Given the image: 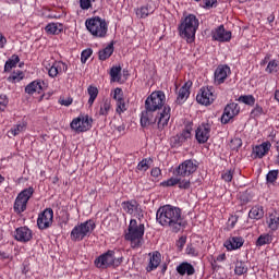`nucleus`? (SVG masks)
<instances>
[{
	"label": "nucleus",
	"instance_id": "obj_1",
	"mask_svg": "<svg viewBox=\"0 0 279 279\" xmlns=\"http://www.w3.org/2000/svg\"><path fill=\"white\" fill-rule=\"evenodd\" d=\"M167 96L165 92H153L145 100V110L141 113L142 128H149L157 123V128L160 132L169 125L171 119V107L165 105Z\"/></svg>",
	"mask_w": 279,
	"mask_h": 279
},
{
	"label": "nucleus",
	"instance_id": "obj_2",
	"mask_svg": "<svg viewBox=\"0 0 279 279\" xmlns=\"http://www.w3.org/2000/svg\"><path fill=\"white\" fill-rule=\"evenodd\" d=\"M156 219L160 226L170 228L172 232L177 234L187 226L184 216H182V209L173 205H163L159 207L156 213Z\"/></svg>",
	"mask_w": 279,
	"mask_h": 279
},
{
	"label": "nucleus",
	"instance_id": "obj_3",
	"mask_svg": "<svg viewBox=\"0 0 279 279\" xmlns=\"http://www.w3.org/2000/svg\"><path fill=\"white\" fill-rule=\"evenodd\" d=\"M145 223L137 219H131L124 233V239L130 243L132 250H140L145 243Z\"/></svg>",
	"mask_w": 279,
	"mask_h": 279
},
{
	"label": "nucleus",
	"instance_id": "obj_4",
	"mask_svg": "<svg viewBox=\"0 0 279 279\" xmlns=\"http://www.w3.org/2000/svg\"><path fill=\"white\" fill-rule=\"evenodd\" d=\"M197 29H199V20L195 14H187L181 19L178 26L179 36L186 40V43H193L195 40Z\"/></svg>",
	"mask_w": 279,
	"mask_h": 279
},
{
	"label": "nucleus",
	"instance_id": "obj_5",
	"mask_svg": "<svg viewBox=\"0 0 279 279\" xmlns=\"http://www.w3.org/2000/svg\"><path fill=\"white\" fill-rule=\"evenodd\" d=\"M116 254L117 253L113 250H108L106 253H102L94 260L95 267L101 270L110 269L111 267H121V263H123V256L117 257Z\"/></svg>",
	"mask_w": 279,
	"mask_h": 279
},
{
	"label": "nucleus",
	"instance_id": "obj_6",
	"mask_svg": "<svg viewBox=\"0 0 279 279\" xmlns=\"http://www.w3.org/2000/svg\"><path fill=\"white\" fill-rule=\"evenodd\" d=\"M85 27L95 38H106L108 36V23L99 16L87 19Z\"/></svg>",
	"mask_w": 279,
	"mask_h": 279
},
{
	"label": "nucleus",
	"instance_id": "obj_7",
	"mask_svg": "<svg viewBox=\"0 0 279 279\" xmlns=\"http://www.w3.org/2000/svg\"><path fill=\"white\" fill-rule=\"evenodd\" d=\"M97 226L94 220H86L85 222L75 226L71 231V236L73 241H84L86 236L90 235L93 230H95Z\"/></svg>",
	"mask_w": 279,
	"mask_h": 279
},
{
	"label": "nucleus",
	"instance_id": "obj_8",
	"mask_svg": "<svg viewBox=\"0 0 279 279\" xmlns=\"http://www.w3.org/2000/svg\"><path fill=\"white\" fill-rule=\"evenodd\" d=\"M34 195V187L24 189L20 192L15 198L13 210L16 215H21L27 210V203L32 199Z\"/></svg>",
	"mask_w": 279,
	"mask_h": 279
},
{
	"label": "nucleus",
	"instance_id": "obj_9",
	"mask_svg": "<svg viewBox=\"0 0 279 279\" xmlns=\"http://www.w3.org/2000/svg\"><path fill=\"white\" fill-rule=\"evenodd\" d=\"M197 169H199V162L195 159H187L175 168V173L179 178H189V175H193Z\"/></svg>",
	"mask_w": 279,
	"mask_h": 279
},
{
	"label": "nucleus",
	"instance_id": "obj_10",
	"mask_svg": "<svg viewBox=\"0 0 279 279\" xmlns=\"http://www.w3.org/2000/svg\"><path fill=\"white\" fill-rule=\"evenodd\" d=\"M231 75L232 69H230V65L219 64L214 71V85L221 86V84H226Z\"/></svg>",
	"mask_w": 279,
	"mask_h": 279
},
{
	"label": "nucleus",
	"instance_id": "obj_11",
	"mask_svg": "<svg viewBox=\"0 0 279 279\" xmlns=\"http://www.w3.org/2000/svg\"><path fill=\"white\" fill-rule=\"evenodd\" d=\"M217 99L215 95V87H202L196 96V101L202 106H210Z\"/></svg>",
	"mask_w": 279,
	"mask_h": 279
},
{
	"label": "nucleus",
	"instance_id": "obj_12",
	"mask_svg": "<svg viewBox=\"0 0 279 279\" xmlns=\"http://www.w3.org/2000/svg\"><path fill=\"white\" fill-rule=\"evenodd\" d=\"M71 128L75 130V132H88V130L93 128V118L78 116L76 119L72 120Z\"/></svg>",
	"mask_w": 279,
	"mask_h": 279
},
{
	"label": "nucleus",
	"instance_id": "obj_13",
	"mask_svg": "<svg viewBox=\"0 0 279 279\" xmlns=\"http://www.w3.org/2000/svg\"><path fill=\"white\" fill-rule=\"evenodd\" d=\"M193 136V122H187L180 134H177L172 141L174 147H182L186 141Z\"/></svg>",
	"mask_w": 279,
	"mask_h": 279
},
{
	"label": "nucleus",
	"instance_id": "obj_14",
	"mask_svg": "<svg viewBox=\"0 0 279 279\" xmlns=\"http://www.w3.org/2000/svg\"><path fill=\"white\" fill-rule=\"evenodd\" d=\"M51 226H53V209L46 208L38 215L37 227L39 230H48Z\"/></svg>",
	"mask_w": 279,
	"mask_h": 279
},
{
	"label": "nucleus",
	"instance_id": "obj_15",
	"mask_svg": "<svg viewBox=\"0 0 279 279\" xmlns=\"http://www.w3.org/2000/svg\"><path fill=\"white\" fill-rule=\"evenodd\" d=\"M210 132H213V126L210 123H202L195 130V138L199 145L208 143L210 138Z\"/></svg>",
	"mask_w": 279,
	"mask_h": 279
},
{
	"label": "nucleus",
	"instance_id": "obj_16",
	"mask_svg": "<svg viewBox=\"0 0 279 279\" xmlns=\"http://www.w3.org/2000/svg\"><path fill=\"white\" fill-rule=\"evenodd\" d=\"M241 112V107L236 102H230L225 107L223 113L221 116V123L223 125L230 123L231 119H234Z\"/></svg>",
	"mask_w": 279,
	"mask_h": 279
},
{
	"label": "nucleus",
	"instance_id": "obj_17",
	"mask_svg": "<svg viewBox=\"0 0 279 279\" xmlns=\"http://www.w3.org/2000/svg\"><path fill=\"white\" fill-rule=\"evenodd\" d=\"M14 239L20 243H29L34 239V232L28 227H19L14 231Z\"/></svg>",
	"mask_w": 279,
	"mask_h": 279
},
{
	"label": "nucleus",
	"instance_id": "obj_18",
	"mask_svg": "<svg viewBox=\"0 0 279 279\" xmlns=\"http://www.w3.org/2000/svg\"><path fill=\"white\" fill-rule=\"evenodd\" d=\"M211 36L214 40L218 43H230L232 40V32L226 31L223 25L218 26L211 32Z\"/></svg>",
	"mask_w": 279,
	"mask_h": 279
},
{
	"label": "nucleus",
	"instance_id": "obj_19",
	"mask_svg": "<svg viewBox=\"0 0 279 279\" xmlns=\"http://www.w3.org/2000/svg\"><path fill=\"white\" fill-rule=\"evenodd\" d=\"M270 149H271V142L269 141H266L259 145H256L255 147H253L252 158H254V160L265 158V156L269 154Z\"/></svg>",
	"mask_w": 279,
	"mask_h": 279
},
{
	"label": "nucleus",
	"instance_id": "obj_20",
	"mask_svg": "<svg viewBox=\"0 0 279 279\" xmlns=\"http://www.w3.org/2000/svg\"><path fill=\"white\" fill-rule=\"evenodd\" d=\"M149 256V263L146 267V271L148 274L151 271H156V269H158V267L160 266V263H162V255L160 254V252L155 251L150 253Z\"/></svg>",
	"mask_w": 279,
	"mask_h": 279
},
{
	"label": "nucleus",
	"instance_id": "obj_21",
	"mask_svg": "<svg viewBox=\"0 0 279 279\" xmlns=\"http://www.w3.org/2000/svg\"><path fill=\"white\" fill-rule=\"evenodd\" d=\"M49 77H58L60 73H66L68 66L62 61H54L50 68H46Z\"/></svg>",
	"mask_w": 279,
	"mask_h": 279
},
{
	"label": "nucleus",
	"instance_id": "obj_22",
	"mask_svg": "<svg viewBox=\"0 0 279 279\" xmlns=\"http://www.w3.org/2000/svg\"><path fill=\"white\" fill-rule=\"evenodd\" d=\"M44 89H45V81L35 80L31 82L28 85H26L25 93L27 95H34V93H38V95H40Z\"/></svg>",
	"mask_w": 279,
	"mask_h": 279
},
{
	"label": "nucleus",
	"instance_id": "obj_23",
	"mask_svg": "<svg viewBox=\"0 0 279 279\" xmlns=\"http://www.w3.org/2000/svg\"><path fill=\"white\" fill-rule=\"evenodd\" d=\"M245 240L241 236H231L225 242V247L228 252H233L234 250H241L243 247Z\"/></svg>",
	"mask_w": 279,
	"mask_h": 279
},
{
	"label": "nucleus",
	"instance_id": "obj_24",
	"mask_svg": "<svg viewBox=\"0 0 279 279\" xmlns=\"http://www.w3.org/2000/svg\"><path fill=\"white\" fill-rule=\"evenodd\" d=\"M154 12H156L154 2H148L136 10V16H138V19H147V16L154 14Z\"/></svg>",
	"mask_w": 279,
	"mask_h": 279
},
{
	"label": "nucleus",
	"instance_id": "obj_25",
	"mask_svg": "<svg viewBox=\"0 0 279 279\" xmlns=\"http://www.w3.org/2000/svg\"><path fill=\"white\" fill-rule=\"evenodd\" d=\"M177 272L179 276H193L195 274V267L189 262H183L177 266Z\"/></svg>",
	"mask_w": 279,
	"mask_h": 279
},
{
	"label": "nucleus",
	"instance_id": "obj_26",
	"mask_svg": "<svg viewBox=\"0 0 279 279\" xmlns=\"http://www.w3.org/2000/svg\"><path fill=\"white\" fill-rule=\"evenodd\" d=\"M140 204L136 199H130L122 202V208L124 213L128 215H134V213H138Z\"/></svg>",
	"mask_w": 279,
	"mask_h": 279
},
{
	"label": "nucleus",
	"instance_id": "obj_27",
	"mask_svg": "<svg viewBox=\"0 0 279 279\" xmlns=\"http://www.w3.org/2000/svg\"><path fill=\"white\" fill-rule=\"evenodd\" d=\"M193 83L189 84L185 83L178 92V96H177V104H184V101H186V99H189L190 95H191V86Z\"/></svg>",
	"mask_w": 279,
	"mask_h": 279
},
{
	"label": "nucleus",
	"instance_id": "obj_28",
	"mask_svg": "<svg viewBox=\"0 0 279 279\" xmlns=\"http://www.w3.org/2000/svg\"><path fill=\"white\" fill-rule=\"evenodd\" d=\"M112 110V101L110 99H102L99 105L98 114L99 117H104V119H108V114Z\"/></svg>",
	"mask_w": 279,
	"mask_h": 279
},
{
	"label": "nucleus",
	"instance_id": "obj_29",
	"mask_svg": "<svg viewBox=\"0 0 279 279\" xmlns=\"http://www.w3.org/2000/svg\"><path fill=\"white\" fill-rule=\"evenodd\" d=\"M114 53V43L111 41L107 47L98 51V60L106 62Z\"/></svg>",
	"mask_w": 279,
	"mask_h": 279
},
{
	"label": "nucleus",
	"instance_id": "obj_30",
	"mask_svg": "<svg viewBox=\"0 0 279 279\" xmlns=\"http://www.w3.org/2000/svg\"><path fill=\"white\" fill-rule=\"evenodd\" d=\"M265 217V209H263V206L255 205L251 208L248 211V219H254L255 221H258Z\"/></svg>",
	"mask_w": 279,
	"mask_h": 279
},
{
	"label": "nucleus",
	"instance_id": "obj_31",
	"mask_svg": "<svg viewBox=\"0 0 279 279\" xmlns=\"http://www.w3.org/2000/svg\"><path fill=\"white\" fill-rule=\"evenodd\" d=\"M19 62H21V57H19V54H12L4 63V73H10L12 69H16Z\"/></svg>",
	"mask_w": 279,
	"mask_h": 279
},
{
	"label": "nucleus",
	"instance_id": "obj_32",
	"mask_svg": "<svg viewBox=\"0 0 279 279\" xmlns=\"http://www.w3.org/2000/svg\"><path fill=\"white\" fill-rule=\"evenodd\" d=\"M267 223H268L269 230H271L272 232H276V230H278V228H279L278 213L269 214V216L267 218Z\"/></svg>",
	"mask_w": 279,
	"mask_h": 279
},
{
	"label": "nucleus",
	"instance_id": "obj_33",
	"mask_svg": "<svg viewBox=\"0 0 279 279\" xmlns=\"http://www.w3.org/2000/svg\"><path fill=\"white\" fill-rule=\"evenodd\" d=\"M274 241V235L270 233H263L255 242L256 247H263V245H270Z\"/></svg>",
	"mask_w": 279,
	"mask_h": 279
},
{
	"label": "nucleus",
	"instance_id": "obj_34",
	"mask_svg": "<svg viewBox=\"0 0 279 279\" xmlns=\"http://www.w3.org/2000/svg\"><path fill=\"white\" fill-rule=\"evenodd\" d=\"M239 104H244V106H250L251 108L255 106L256 98L254 95H241L238 98Z\"/></svg>",
	"mask_w": 279,
	"mask_h": 279
},
{
	"label": "nucleus",
	"instance_id": "obj_35",
	"mask_svg": "<svg viewBox=\"0 0 279 279\" xmlns=\"http://www.w3.org/2000/svg\"><path fill=\"white\" fill-rule=\"evenodd\" d=\"M279 71V60L278 59H271L266 69L265 72L269 73L270 75H275V73H278Z\"/></svg>",
	"mask_w": 279,
	"mask_h": 279
},
{
	"label": "nucleus",
	"instance_id": "obj_36",
	"mask_svg": "<svg viewBox=\"0 0 279 279\" xmlns=\"http://www.w3.org/2000/svg\"><path fill=\"white\" fill-rule=\"evenodd\" d=\"M154 163V159L151 157L144 158L142 161H140L136 166L137 171H148V169L151 167Z\"/></svg>",
	"mask_w": 279,
	"mask_h": 279
},
{
	"label": "nucleus",
	"instance_id": "obj_37",
	"mask_svg": "<svg viewBox=\"0 0 279 279\" xmlns=\"http://www.w3.org/2000/svg\"><path fill=\"white\" fill-rule=\"evenodd\" d=\"M87 93L89 95L87 104L88 106H93V104H95V99H97L99 95V89L96 86L89 85L87 88Z\"/></svg>",
	"mask_w": 279,
	"mask_h": 279
},
{
	"label": "nucleus",
	"instance_id": "obj_38",
	"mask_svg": "<svg viewBox=\"0 0 279 279\" xmlns=\"http://www.w3.org/2000/svg\"><path fill=\"white\" fill-rule=\"evenodd\" d=\"M23 77H25V74L23 73V71L17 70L11 73L10 76L7 78V81L10 82L11 84H17V82H21V80H23Z\"/></svg>",
	"mask_w": 279,
	"mask_h": 279
},
{
	"label": "nucleus",
	"instance_id": "obj_39",
	"mask_svg": "<svg viewBox=\"0 0 279 279\" xmlns=\"http://www.w3.org/2000/svg\"><path fill=\"white\" fill-rule=\"evenodd\" d=\"M234 274L236 276H243L244 274H247V264H245V262L238 260L235 263Z\"/></svg>",
	"mask_w": 279,
	"mask_h": 279
},
{
	"label": "nucleus",
	"instance_id": "obj_40",
	"mask_svg": "<svg viewBox=\"0 0 279 279\" xmlns=\"http://www.w3.org/2000/svg\"><path fill=\"white\" fill-rule=\"evenodd\" d=\"M111 82H119L121 80V66L113 65L110 69Z\"/></svg>",
	"mask_w": 279,
	"mask_h": 279
},
{
	"label": "nucleus",
	"instance_id": "obj_41",
	"mask_svg": "<svg viewBox=\"0 0 279 279\" xmlns=\"http://www.w3.org/2000/svg\"><path fill=\"white\" fill-rule=\"evenodd\" d=\"M262 114H265V109L260 105H255V107L251 110V117L252 119H258V117H262Z\"/></svg>",
	"mask_w": 279,
	"mask_h": 279
},
{
	"label": "nucleus",
	"instance_id": "obj_42",
	"mask_svg": "<svg viewBox=\"0 0 279 279\" xmlns=\"http://www.w3.org/2000/svg\"><path fill=\"white\" fill-rule=\"evenodd\" d=\"M180 182V175L171 177L170 179L162 181L160 184L161 186L169 187V186H177Z\"/></svg>",
	"mask_w": 279,
	"mask_h": 279
},
{
	"label": "nucleus",
	"instance_id": "obj_43",
	"mask_svg": "<svg viewBox=\"0 0 279 279\" xmlns=\"http://www.w3.org/2000/svg\"><path fill=\"white\" fill-rule=\"evenodd\" d=\"M182 178L184 177H179L178 186L183 191H189V189H191V179H182Z\"/></svg>",
	"mask_w": 279,
	"mask_h": 279
},
{
	"label": "nucleus",
	"instance_id": "obj_44",
	"mask_svg": "<svg viewBox=\"0 0 279 279\" xmlns=\"http://www.w3.org/2000/svg\"><path fill=\"white\" fill-rule=\"evenodd\" d=\"M21 132H25V125L23 123L16 124L9 131L12 136H19Z\"/></svg>",
	"mask_w": 279,
	"mask_h": 279
},
{
	"label": "nucleus",
	"instance_id": "obj_45",
	"mask_svg": "<svg viewBox=\"0 0 279 279\" xmlns=\"http://www.w3.org/2000/svg\"><path fill=\"white\" fill-rule=\"evenodd\" d=\"M92 56H93V50L90 48L83 50L81 53V62L83 64H86V62H88V58H90Z\"/></svg>",
	"mask_w": 279,
	"mask_h": 279
},
{
	"label": "nucleus",
	"instance_id": "obj_46",
	"mask_svg": "<svg viewBox=\"0 0 279 279\" xmlns=\"http://www.w3.org/2000/svg\"><path fill=\"white\" fill-rule=\"evenodd\" d=\"M116 112L118 114H123L128 110V105H125V100H120L116 102Z\"/></svg>",
	"mask_w": 279,
	"mask_h": 279
},
{
	"label": "nucleus",
	"instance_id": "obj_47",
	"mask_svg": "<svg viewBox=\"0 0 279 279\" xmlns=\"http://www.w3.org/2000/svg\"><path fill=\"white\" fill-rule=\"evenodd\" d=\"M113 99L116 102L125 100V98L123 97V89L121 87H117L113 90Z\"/></svg>",
	"mask_w": 279,
	"mask_h": 279
},
{
	"label": "nucleus",
	"instance_id": "obj_48",
	"mask_svg": "<svg viewBox=\"0 0 279 279\" xmlns=\"http://www.w3.org/2000/svg\"><path fill=\"white\" fill-rule=\"evenodd\" d=\"M233 178H234V170H227L221 173V180H223V182H232Z\"/></svg>",
	"mask_w": 279,
	"mask_h": 279
},
{
	"label": "nucleus",
	"instance_id": "obj_49",
	"mask_svg": "<svg viewBox=\"0 0 279 279\" xmlns=\"http://www.w3.org/2000/svg\"><path fill=\"white\" fill-rule=\"evenodd\" d=\"M278 173H279L278 170H270L266 175L267 182H269L270 184H274V182L278 180Z\"/></svg>",
	"mask_w": 279,
	"mask_h": 279
},
{
	"label": "nucleus",
	"instance_id": "obj_50",
	"mask_svg": "<svg viewBox=\"0 0 279 279\" xmlns=\"http://www.w3.org/2000/svg\"><path fill=\"white\" fill-rule=\"evenodd\" d=\"M8 104H10L8 96L3 94L0 95V112H5V109L8 108Z\"/></svg>",
	"mask_w": 279,
	"mask_h": 279
},
{
	"label": "nucleus",
	"instance_id": "obj_51",
	"mask_svg": "<svg viewBox=\"0 0 279 279\" xmlns=\"http://www.w3.org/2000/svg\"><path fill=\"white\" fill-rule=\"evenodd\" d=\"M47 34H58V24L51 23L46 26Z\"/></svg>",
	"mask_w": 279,
	"mask_h": 279
},
{
	"label": "nucleus",
	"instance_id": "obj_52",
	"mask_svg": "<svg viewBox=\"0 0 279 279\" xmlns=\"http://www.w3.org/2000/svg\"><path fill=\"white\" fill-rule=\"evenodd\" d=\"M238 221H239V217H236V216H231V217L228 219V230L234 229V227L236 226Z\"/></svg>",
	"mask_w": 279,
	"mask_h": 279
},
{
	"label": "nucleus",
	"instance_id": "obj_53",
	"mask_svg": "<svg viewBox=\"0 0 279 279\" xmlns=\"http://www.w3.org/2000/svg\"><path fill=\"white\" fill-rule=\"evenodd\" d=\"M80 5L82 10H90V8H93L90 0H80Z\"/></svg>",
	"mask_w": 279,
	"mask_h": 279
},
{
	"label": "nucleus",
	"instance_id": "obj_54",
	"mask_svg": "<svg viewBox=\"0 0 279 279\" xmlns=\"http://www.w3.org/2000/svg\"><path fill=\"white\" fill-rule=\"evenodd\" d=\"M186 254H189V256H198L199 252H197V250L193 247V245H190L186 247Z\"/></svg>",
	"mask_w": 279,
	"mask_h": 279
},
{
	"label": "nucleus",
	"instance_id": "obj_55",
	"mask_svg": "<svg viewBox=\"0 0 279 279\" xmlns=\"http://www.w3.org/2000/svg\"><path fill=\"white\" fill-rule=\"evenodd\" d=\"M150 175L153 178H160V175H162V170H160V168H158V167L153 168L150 171Z\"/></svg>",
	"mask_w": 279,
	"mask_h": 279
},
{
	"label": "nucleus",
	"instance_id": "obj_56",
	"mask_svg": "<svg viewBox=\"0 0 279 279\" xmlns=\"http://www.w3.org/2000/svg\"><path fill=\"white\" fill-rule=\"evenodd\" d=\"M59 104H60L61 106H66V107H69V106H71V98L60 97V98H59Z\"/></svg>",
	"mask_w": 279,
	"mask_h": 279
},
{
	"label": "nucleus",
	"instance_id": "obj_57",
	"mask_svg": "<svg viewBox=\"0 0 279 279\" xmlns=\"http://www.w3.org/2000/svg\"><path fill=\"white\" fill-rule=\"evenodd\" d=\"M178 247L182 250L186 245V236H181L177 242Z\"/></svg>",
	"mask_w": 279,
	"mask_h": 279
},
{
	"label": "nucleus",
	"instance_id": "obj_58",
	"mask_svg": "<svg viewBox=\"0 0 279 279\" xmlns=\"http://www.w3.org/2000/svg\"><path fill=\"white\" fill-rule=\"evenodd\" d=\"M5 45H8V39L5 36H3V34H0V49H4Z\"/></svg>",
	"mask_w": 279,
	"mask_h": 279
},
{
	"label": "nucleus",
	"instance_id": "obj_59",
	"mask_svg": "<svg viewBox=\"0 0 279 279\" xmlns=\"http://www.w3.org/2000/svg\"><path fill=\"white\" fill-rule=\"evenodd\" d=\"M231 143L236 145V147H233V149H240V147H242V145H243V142L241 141V138H235L233 141H231Z\"/></svg>",
	"mask_w": 279,
	"mask_h": 279
},
{
	"label": "nucleus",
	"instance_id": "obj_60",
	"mask_svg": "<svg viewBox=\"0 0 279 279\" xmlns=\"http://www.w3.org/2000/svg\"><path fill=\"white\" fill-rule=\"evenodd\" d=\"M22 274H24V276H27V274H29V265L28 264H23L22 266Z\"/></svg>",
	"mask_w": 279,
	"mask_h": 279
},
{
	"label": "nucleus",
	"instance_id": "obj_61",
	"mask_svg": "<svg viewBox=\"0 0 279 279\" xmlns=\"http://www.w3.org/2000/svg\"><path fill=\"white\" fill-rule=\"evenodd\" d=\"M117 132H119V134H125V124H121L117 128Z\"/></svg>",
	"mask_w": 279,
	"mask_h": 279
},
{
	"label": "nucleus",
	"instance_id": "obj_62",
	"mask_svg": "<svg viewBox=\"0 0 279 279\" xmlns=\"http://www.w3.org/2000/svg\"><path fill=\"white\" fill-rule=\"evenodd\" d=\"M217 260H218L219 263L226 260V254H220V255H218V256H217Z\"/></svg>",
	"mask_w": 279,
	"mask_h": 279
},
{
	"label": "nucleus",
	"instance_id": "obj_63",
	"mask_svg": "<svg viewBox=\"0 0 279 279\" xmlns=\"http://www.w3.org/2000/svg\"><path fill=\"white\" fill-rule=\"evenodd\" d=\"M267 21H268V23H274V21H276V16L270 15L267 17Z\"/></svg>",
	"mask_w": 279,
	"mask_h": 279
},
{
	"label": "nucleus",
	"instance_id": "obj_64",
	"mask_svg": "<svg viewBox=\"0 0 279 279\" xmlns=\"http://www.w3.org/2000/svg\"><path fill=\"white\" fill-rule=\"evenodd\" d=\"M0 256H2V258H9L8 254H5V253L0 252Z\"/></svg>",
	"mask_w": 279,
	"mask_h": 279
}]
</instances>
